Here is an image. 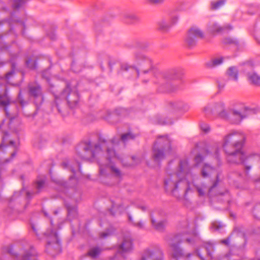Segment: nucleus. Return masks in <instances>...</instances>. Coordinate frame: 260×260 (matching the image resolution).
Segmentation results:
<instances>
[{"instance_id":"nucleus-54","label":"nucleus","mask_w":260,"mask_h":260,"mask_svg":"<svg viewBox=\"0 0 260 260\" xmlns=\"http://www.w3.org/2000/svg\"><path fill=\"white\" fill-rule=\"evenodd\" d=\"M9 49V46L6 44H0V49L2 50V51H4V50H7Z\"/></svg>"},{"instance_id":"nucleus-34","label":"nucleus","mask_w":260,"mask_h":260,"mask_svg":"<svg viewBox=\"0 0 260 260\" xmlns=\"http://www.w3.org/2000/svg\"><path fill=\"white\" fill-rule=\"evenodd\" d=\"M139 18L134 14H126L124 17V21L126 23L134 24L139 21Z\"/></svg>"},{"instance_id":"nucleus-33","label":"nucleus","mask_w":260,"mask_h":260,"mask_svg":"<svg viewBox=\"0 0 260 260\" xmlns=\"http://www.w3.org/2000/svg\"><path fill=\"white\" fill-rule=\"evenodd\" d=\"M182 107V103L179 101L170 102L168 104V109L171 111H175L181 109Z\"/></svg>"},{"instance_id":"nucleus-24","label":"nucleus","mask_w":260,"mask_h":260,"mask_svg":"<svg viewBox=\"0 0 260 260\" xmlns=\"http://www.w3.org/2000/svg\"><path fill=\"white\" fill-rule=\"evenodd\" d=\"M215 167L211 166L208 164H205L201 170V175L204 178H209L215 171Z\"/></svg>"},{"instance_id":"nucleus-26","label":"nucleus","mask_w":260,"mask_h":260,"mask_svg":"<svg viewBox=\"0 0 260 260\" xmlns=\"http://www.w3.org/2000/svg\"><path fill=\"white\" fill-rule=\"evenodd\" d=\"M206 155H212L215 157L217 162V166L218 167L221 165V161L219 158V149L217 145H215L211 148V150H206Z\"/></svg>"},{"instance_id":"nucleus-5","label":"nucleus","mask_w":260,"mask_h":260,"mask_svg":"<svg viewBox=\"0 0 260 260\" xmlns=\"http://www.w3.org/2000/svg\"><path fill=\"white\" fill-rule=\"evenodd\" d=\"M79 101V93L73 90L69 84L57 96H55V106L62 116L68 114V108L73 109L78 107Z\"/></svg>"},{"instance_id":"nucleus-45","label":"nucleus","mask_w":260,"mask_h":260,"mask_svg":"<svg viewBox=\"0 0 260 260\" xmlns=\"http://www.w3.org/2000/svg\"><path fill=\"white\" fill-rule=\"evenodd\" d=\"M253 213L256 218H258V216L260 215V203L256 204L254 207L253 210Z\"/></svg>"},{"instance_id":"nucleus-50","label":"nucleus","mask_w":260,"mask_h":260,"mask_svg":"<svg viewBox=\"0 0 260 260\" xmlns=\"http://www.w3.org/2000/svg\"><path fill=\"white\" fill-rule=\"evenodd\" d=\"M122 207V205L121 204H115V203H112V207L111 209V213L112 215H115V213L113 212L112 210H115L116 209H120Z\"/></svg>"},{"instance_id":"nucleus-55","label":"nucleus","mask_w":260,"mask_h":260,"mask_svg":"<svg viewBox=\"0 0 260 260\" xmlns=\"http://www.w3.org/2000/svg\"><path fill=\"white\" fill-rule=\"evenodd\" d=\"M47 35L50 38L51 40H55L56 39V35L54 32H51V33L47 32Z\"/></svg>"},{"instance_id":"nucleus-27","label":"nucleus","mask_w":260,"mask_h":260,"mask_svg":"<svg viewBox=\"0 0 260 260\" xmlns=\"http://www.w3.org/2000/svg\"><path fill=\"white\" fill-rule=\"evenodd\" d=\"M224 57L213 58L206 63V67L209 69L216 68L223 63Z\"/></svg>"},{"instance_id":"nucleus-30","label":"nucleus","mask_w":260,"mask_h":260,"mask_svg":"<svg viewBox=\"0 0 260 260\" xmlns=\"http://www.w3.org/2000/svg\"><path fill=\"white\" fill-rule=\"evenodd\" d=\"M11 63V71L8 72L5 76V79L7 81H9L10 79L13 78L16 72V64L14 61L13 58L12 57L10 60Z\"/></svg>"},{"instance_id":"nucleus-47","label":"nucleus","mask_w":260,"mask_h":260,"mask_svg":"<svg viewBox=\"0 0 260 260\" xmlns=\"http://www.w3.org/2000/svg\"><path fill=\"white\" fill-rule=\"evenodd\" d=\"M13 14H11V17H12ZM13 20V18H10V19H0V26H2L5 23L7 22L9 25L10 26L11 24V21Z\"/></svg>"},{"instance_id":"nucleus-12","label":"nucleus","mask_w":260,"mask_h":260,"mask_svg":"<svg viewBox=\"0 0 260 260\" xmlns=\"http://www.w3.org/2000/svg\"><path fill=\"white\" fill-rule=\"evenodd\" d=\"M27 88L29 96L33 99L37 107L41 105L44 98L41 85L37 82H31L28 84Z\"/></svg>"},{"instance_id":"nucleus-40","label":"nucleus","mask_w":260,"mask_h":260,"mask_svg":"<svg viewBox=\"0 0 260 260\" xmlns=\"http://www.w3.org/2000/svg\"><path fill=\"white\" fill-rule=\"evenodd\" d=\"M223 43L224 44H233L236 46H237L238 45L239 42L236 39L226 38L223 40Z\"/></svg>"},{"instance_id":"nucleus-23","label":"nucleus","mask_w":260,"mask_h":260,"mask_svg":"<svg viewBox=\"0 0 260 260\" xmlns=\"http://www.w3.org/2000/svg\"><path fill=\"white\" fill-rule=\"evenodd\" d=\"M246 76L249 82L254 86H260V76L255 72L246 73Z\"/></svg>"},{"instance_id":"nucleus-19","label":"nucleus","mask_w":260,"mask_h":260,"mask_svg":"<svg viewBox=\"0 0 260 260\" xmlns=\"http://www.w3.org/2000/svg\"><path fill=\"white\" fill-rule=\"evenodd\" d=\"M64 205L68 210V217L69 220L72 221L73 219L77 217L78 213L77 206L71 205L68 201V199H64Z\"/></svg>"},{"instance_id":"nucleus-62","label":"nucleus","mask_w":260,"mask_h":260,"mask_svg":"<svg viewBox=\"0 0 260 260\" xmlns=\"http://www.w3.org/2000/svg\"><path fill=\"white\" fill-rule=\"evenodd\" d=\"M142 211H145L147 209V207L145 206H140L139 207Z\"/></svg>"},{"instance_id":"nucleus-2","label":"nucleus","mask_w":260,"mask_h":260,"mask_svg":"<svg viewBox=\"0 0 260 260\" xmlns=\"http://www.w3.org/2000/svg\"><path fill=\"white\" fill-rule=\"evenodd\" d=\"M116 143L115 139L107 141L101 136L99 138L98 142L94 145L90 140L82 141L76 147V157L82 160H91L98 155L103 154L106 162L104 164L99 162L100 176H105L107 178L112 177L111 175L107 173V168L109 166L114 176L120 178L121 177L120 171L112 165L113 160L122 161L113 148Z\"/></svg>"},{"instance_id":"nucleus-38","label":"nucleus","mask_w":260,"mask_h":260,"mask_svg":"<svg viewBox=\"0 0 260 260\" xmlns=\"http://www.w3.org/2000/svg\"><path fill=\"white\" fill-rule=\"evenodd\" d=\"M25 64L27 68L31 70H35L37 68V61L31 58H28L26 60Z\"/></svg>"},{"instance_id":"nucleus-3","label":"nucleus","mask_w":260,"mask_h":260,"mask_svg":"<svg viewBox=\"0 0 260 260\" xmlns=\"http://www.w3.org/2000/svg\"><path fill=\"white\" fill-rule=\"evenodd\" d=\"M191 170L187 159L180 160L176 172L170 174L164 180L166 191L178 198L179 192L183 191V196L186 198L188 193L192 191L190 181L193 183L195 178Z\"/></svg>"},{"instance_id":"nucleus-17","label":"nucleus","mask_w":260,"mask_h":260,"mask_svg":"<svg viewBox=\"0 0 260 260\" xmlns=\"http://www.w3.org/2000/svg\"><path fill=\"white\" fill-rule=\"evenodd\" d=\"M61 165L63 168L69 169L73 174L70 177V181L75 180L76 182V179H75V177L76 170H78L80 173H81V164L77 160V158H76L75 164L74 166L70 164L68 161H63Z\"/></svg>"},{"instance_id":"nucleus-36","label":"nucleus","mask_w":260,"mask_h":260,"mask_svg":"<svg viewBox=\"0 0 260 260\" xmlns=\"http://www.w3.org/2000/svg\"><path fill=\"white\" fill-rule=\"evenodd\" d=\"M193 186L198 193L199 197H204L205 195V190L206 186L205 184L201 185L193 184Z\"/></svg>"},{"instance_id":"nucleus-32","label":"nucleus","mask_w":260,"mask_h":260,"mask_svg":"<svg viewBox=\"0 0 260 260\" xmlns=\"http://www.w3.org/2000/svg\"><path fill=\"white\" fill-rule=\"evenodd\" d=\"M137 136L138 135L129 132L121 135L120 140L123 143H125L130 140H134Z\"/></svg>"},{"instance_id":"nucleus-42","label":"nucleus","mask_w":260,"mask_h":260,"mask_svg":"<svg viewBox=\"0 0 260 260\" xmlns=\"http://www.w3.org/2000/svg\"><path fill=\"white\" fill-rule=\"evenodd\" d=\"M219 182V175H217L216 176V180L213 181L212 185L209 188L208 191H209V194H210L211 195H212V192L213 191L214 189L217 186V185H218Z\"/></svg>"},{"instance_id":"nucleus-1","label":"nucleus","mask_w":260,"mask_h":260,"mask_svg":"<svg viewBox=\"0 0 260 260\" xmlns=\"http://www.w3.org/2000/svg\"><path fill=\"white\" fill-rule=\"evenodd\" d=\"M134 60L135 62L139 66V69L130 66L127 63H123L120 64V69L118 73H126L128 75L136 78L140 76L154 74L155 77L160 80L158 82L161 84L159 89L160 92H170L176 90L177 86L174 85L172 81L182 79L183 72L181 69L173 68L164 72H157L154 70L152 60L140 52H137L134 54Z\"/></svg>"},{"instance_id":"nucleus-43","label":"nucleus","mask_w":260,"mask_h":260,"mask_svg":"<svg viewBox=\"0 0 260 260\" xmlns=\"http://www.w3.org/2000/svg\"><path fill=\"white\" fill-rule=\"evenodd\" d=\"M18 101L21 106L22 107L26 105L28 103L27 101L23 99L21 91H19L18 95Z\"/></svg>"},{"instance_id":"nucleus-41","label":"nucleus","mask_w":260,"mask_h":260,"mask_svg":"<svg viewBox=\"0 0 260 260\" xmlns=\"http://www.w3.org/2000/svg\"><path fill=\"white\" fill-rule=\"evenodd\" d=\"M114 232V230L113 229H108L105 232L100 233L99 236L101 238H106L111 235Z\"/></svg>"},{"instance_id":"nucleus-44","label":"nucleus","mask_w":260,"mask_h":260,"mask_svg":"<svg viewBox=\"0 0 260 260\" xmlns=\"http://www.w3.org/2000/svg\"><path fill=\"white\" fill-rule=\"evenodd\" d=\"M126 113V109L123 108H116L114 111V114L117 115H124Z\"/></svg>"},{"instance_id":"nucleus-60","label":"nucleus","mask_w":260,"mask_h":260,"mask_svg":"<svg viewBox=\"0 0 260 260\" xmlns=\"http://www.w3.org/2000/svg\"><path fill=\"white\" fill-rule=\"evenodd\" d=\"M115 63V61H109L108 62L109 67L110 68V71L112 70L113 66Z\"/></svg>"},{"instance_id":"nucleus-14","label":"nucleus","mask_w":260,"mask_h":260,"mask_svg":"<svg viewBox=\"0 0 260 260\" xmlns=\"http://www.w3.org/2000/svg\"><path fill=\"white\" fill-rule=\"evenodd\" d=\"M204 37L203 32L198 27L193 26L188 31L186 42L189 47L196 46L199 39H203Z\"/></svg>"},{"instance_id":"nucleus-11","label":"nucleus","mask_w":260,"mask_h":260,"mask_svg":"<svg viewBox=\"0 0 260 260\" xmlns=\"http://www.w3.org/2000/svg\"><path fill=\"white\" fill-rule=\"evenodd\" d=\"M239 228H236L234 229L233 233L229 236L226 239L221 240L220 243L227 246L229 248V252L228 254L220 258L219 260H230V257L234 254H239L242 253L246 245V241L244 240L243 245L242 246H237L236 245H231L230 241L232 235L235 233H238Z\"/></svg>"},{"instance_id":"nucleus-22","label":"nucleus","mask_w":260,"mask_h":260,"mask_svg":"<svg viewBox=\"0 0 260 260\" xmlns=\"http://www.w3.org/2000/svg\"><path fill=\"white\" fill-rule=\"evenodd\" d=\"M45 184V180L44 179H41L36 180L34 184L35 188L37 190L35 191H27L26 192V198L28 200H30L35 194H38L44 188Z\"/></svg>"},{"instance_id":"nucleus-56","label":"nucleus","mask_w":260,"mask_h":260,"mask_svg":"<svg viewBox=\"0 0 260 260\" xmlns=\"http://www.w3.org/2000/svg\"><path fill=\"white\" fill-rule=\"evenodd\" d=\"M56 183L60 184L62 187H66L67 186V182H62L60 180H54Z\"/></svg>"},{"instance_id":"nucleus-9","label":"nucleus","mask_w":260,"mask_h":260,"mask_svg":"<svg viewBox=\"0 0 260 260\" xmlns=\"http://www.w3.org/2000/svg\"><path fill=\"white\" fill-rule=\"evenodd\" d=\"M43 235L47 239L46 251L48 253L55 256L61 252V242L55 231L50 229Z\"/></svg>"},{"instance_id":"nucleus-51","label":"nucleus","mask_w":260,"mask_h":260,"mask_svg":"<svg viewBox=\"0 0 260 260\" xmlns=\"http://www.w3.org/2000/svg\"><path fill=\"white\" fill-rule=\"evenodd\" d=\"M31 228L32 230H33L34 233L36 234V236L38 238V239H41V237H40L38 233V230L37 228L36 227L35 225L34 224H31Z\"/></svg>"},{"instance_id":"nucleus-13","label":"nucleus","mask_w":260,"mask_h":260,"mask_svg":"<svg viewBox=\"0 0 260 260\" xmlns=\"http://www.w3.org/2000/svg\"><path fill=\"white\" fill-rule=\"evenodd\" d=\"M133 243L131 239L129 238H124L122 243L119 245L117 252L115 255L110 257L108 260H119L120 257L125 259L124 254L131 252L133 250Z\"/></svg>"},{"instance_id":"nucleus-31","label":"nucleus","mask_w":260,"mask_h":260,"mask_svg":"<svg viewBox=\"0 0 260 260\" xmlns=\"http://www.w3.org/2000/svg\"><path fill=\"white\" fill-rule=\"evenodd\" d=\"M201 247L204 248L206 249L207 254L211 257L212 253L214 249V246L213 243L211 242H203L201 246Z\"/></svg>"},{"instance_id":"nucleus-53","label":"nucleus","mask_w":260,"mask_h":260,"mask_svg":"<svg viewBox=\"0 0 260 260\" xmlns=\"http://www.w3.org/2000/svg\"><path fill=\"white\" fill-rule=\"evenodd\" d=\"M193 253H196L197 255L201 258L202 260H205V258L201 255L200 249L199 248H197L194 251Z\"/></svg>"},{"instance_id":"nucleus-16","label":"nucleus","mask_w":260,"mask_h":260,"mask_svg":"<svg viewBox=\"0 0 260 260\" xmlns=\"http://www.w3.org/2000/svg\"><path fill=\"white\" fill-rule=\"evenodd\" d=\"M232 29L231 25L226 24L221 26L216 22L210 23L207 27L208 31L211 34L223 33Z\"/></svg>"},{"instance_id":"nucleus-48","label":"nucleus","mask_w":260,"mask_h":260,"mask_svg":"<svg viewBox=\"0 0 260 260\" xmlns=\"http://www.w3.org/2000/svg\"><path fill=\"white\" fill-rule=\"evenodd\" d=\"M201 129L205 133H208L210 131V126L206 123H203L201 125Z\"/></svg>"},{"instance_id":"nucleus-61","label":"nucleus","mask_w":260,"mask_h":260,"mask_svg":"<svg viewBox=\"0 0 260 260\" xmlns=\"http://www.w3.org/2000/svg\"><path fill=\"white\" fill-rule=\"evenodd\" d=\"M69 198L71 199V201H74V202L76 203L78 201V199L77 198H74L73 196L69 197Z\"/></svg>"},{"instance_id":"nucleus-28","label":"nucleus","mask_w":260,"mask_h":260,"mask_svg":"<svg viewBox=\"0 0 260 260\" xmlns=\"http://www.w3.org/2000/svg\"><path fill=\"white\" fill-rule=\"evenodd\" d=\"M238 69L235 66L230 67L226 71V74L229 77L235 81L238 80Z\"/></svg>"},{"instance_id":"nucleus-25","label":"nucleus","mask_w":260,"mask_h":260,"mask_svg":"<svg viewBox=\"0 0 260 260\" xmlns=\"http://www.w3.org/2000/svg\"><path fill=\"white\" fill-rule=\"evenodd\" d=\"M150 219L151 224L155 230L159 232H162L164 231L167 222L166 220L156 222L152 214H150Z\"/></svg>"},{"instance_id":"nucleus-37","label":"nucleus","mask_w":260,"mask_h":260,"mask_svg":"<svg viewBox=\"0 0 260 260\" xmlns=\"http://www.w3.org/2000/svg\"><path fill=\"white\" fill-rule=\"evenodd\" d=\"M12 5L14 9H19L22 7L28 0H11Z\"/></svg>"},{"instance_id":"nucleus-20","label":"nucleus","mask_w":260,"mask_h":260,"mask_svg":"<svg viewBox=\"0 0 260 260\" xmlns=\"http://www.w3.org/2000/svg\"><path fill=\"white\" fill-rule=\"evenodd\" d=\"M103 251V248L99 246H92L89 248L84 256H87L92 259H95L99 257Z\"/></svg>"},{"instance_id":"nucleus-7","label":"nucleus","mask_w":260,"mask_h":260,"mask_svg":"<svg viewBox=\"0 0 260 260\" xmlns=\"http://www.w3.org/2000/svg\"><path fill=\"white\" fill-rule=\"evenodd\" d=\"M199 237L197 235L192 238L187 237L185 235L178 234L174 236L171 239L170 246L172 250V257L174 260H180L183 258H189L193 253H188L185 254L184 250L179 245L183 242H186L189 244H193L196 242Z\"/></svg>"},{"instance_id":"nucleus-10","label":"nucleus","mask_w":260,"mask_h":260,"mask_svg":"<svg viewBox=\"0 0 260 260\" xmlns=\"http://www.w3.org/2000/svg\"><path fill=\"white\" fill-rule=\"evenodd\" d=\"M3 251L18 260H38V253L33 246H29L28 248L23 250V253L20 255L17 253L14 252L13 246L9 245L3 248Z\"/></svg>"},{"instance_id":"nucleus-6","label":"nucleus","mask_w":260,"mask_h":260,"mask_svg":"<svg viewBox=\"0 0 260 260\" xmlns=\"http://www.w3.org/2000/svg\"><path fill=\"white\" fill-rule=\"evenodd\" d=\"M215 110L220 118L235 124H240L243 119L256 113L255 109L247 107L240 110L231 109L227 112L224 110V105L221 102L216 104Z\"/></svg>"},{"instance_id":"nucleus-39","label":"nucleus","mask_w":260,"mask_h":260,"mask_svg":"<svg viewBox=\"0 0 260 260\" xmlns=\"http://www.w3.org/2000/svg\"><path fill=\"white\" fill-rule=\"evenodd\" d=\"M151 122L155 124L165 125L167 122L159 116H157L151 120Z\"/></svg>"},{"instance_id":"nucleus-15","label":"nucleus","mask_w":260,"mask_h":260,"mask_svg":"<svg viewBox=\"0 0 260 260\" xmlns=\"http://www.w3.org/2000/svg\"><path fill=\"white\" fill-rule=\"evenodd\" d=\"M140 260H163V253L159 248L146 249Z\"/></svg>"},{"instance_id":"nucleus-58","label":"nucleus","mask_w":260,"mask_h":260,"mask_svg":"<svg viewBox=\"0 0 260 260\" xmlns=\"http://www.w3.org/2000/svg\"><path fill=\"white\" fill-rule=\"evenodd\" d=\"M47 71H45V72H43V73H42V77H43V78L46 79V80L47 81V82L48 83H49L50 78H49V77L48 76H47L46 75L47 74Z\"/></svg>"},{"instance_id":"nucleus-21","label":"nucleus","mask_w":260,"mask_h":260,"mask_svg":"<svg viewBox=\"0 0 260 260\" xmlns=\"http://www.w3.org/2000/svg\"><path fill=\"white\" fill-rule=\"evenodd\" d=\"M11 102V99L8 94L7 89H6L3 93H0V107L4 108L5 114L8 117H10L7 107Z\"/></svg>"},{"instance_id":"nucleus-52","label":"nucleus","mask_w":260,"mask_h":260,"mask_svg":"<svg viewBox=\"0 0 260 260\" xmlns=\"http://www.w3.org/2000/svg\"><path fill=\"white\" fill-rule=\"evenodd\" d=\"M132 159L135 162V164H138L141 163L142 161V159L135 156H132Z\"/></svg>"},{"instance_id":"nucleus-18","label":"nucleus","mask_w":260,"mask_h":260,"mask_svg":"<svg viewBox=\"0 0 260 260\" xmlns=\"http://www.w3.org/2000/svg\"><path fill=\"white\" fill-rule=\"evenodd\" d=\"M178 20L177 15H172L169 20H162L159 23V28L164 31H167L173 25L175 24Z\"/></svg>"},{"instance_id":"nucleus-59","label":"nucleus","mask_w":260,"mask_h":260,"mask_svg":"<svg viewBox=\"0 0 260 260\" xmlns=\"http://www.w3.org/2000/svg\"><path fill=\"white\" fill-rule=\"evenodd\" d=\"M234 176L237 177H240V176H241V174L239 173H234L233 175H230V176H229L230 178H234ZM233 180L234 181H235L234 179H233Z\"/></svg>"},{"instance_id":"nucleus-64","label":"nucleus","mask_w":260,"mask_h":260,"mask_svg":"<svg viewBox=\"0 0 260 260\" xmlns=\"http://www.w3.org/2000/svg\"><path fill=\"white\" fill-rule=\"evenodd\" d=\"M224 86V84H218V87H219V89H223Z\"/></svg>"},{"instance_id":"nucleus-46","label":"nucleus","mask_w":260,"mask_h":260,"mask_svg":"<svg viewBox=\"0 0 260 260\" xmlns=\"http://www.w3.org/2000/svg\"><path fill=\"white\" fill-rule=\"evenodd\" d=\"M166 0H146L150 4L155 5H160L163 4Z\"/></svg>"},{"instance_id":"nucleus-35","label":"nucleus","mask_w":260,"mask_h":260,"mask_svg":"<svg viewBox=\"0 0 260 260\" xmlns=\"http://www.w3.org/2000/svg\"><path fill=\"white\" fill-rule=\"evenodd\" d=\"M128 220L132 223L133 226L135 227L138 228L139 229H144L145 228V222L142 220L136 222L134 221L132 217L129 215H128Z\"/></svg>"},{"instance_id":"nucleus-4","label":"nucleus","mask_w":260,"mask_h":260,"mask_svg":"<svg viewBox=\"0 0 260 260\" xmlns=\"http://www.w3.org/2000/svg\"><path fill=\"white\" fill-rule=\"evenodd\" d=\"M245 140L244 134L232 131L224 137L222 147L227 162L232 164H243L245 166V173L248 175L254 155L247 156L244 153L242 148Z\"/></svg>"},{"instance_id":"nucleus-57","label":"nucleus","mask_w":260,"mask_h":260,"mask_svg":"<svg viewBox=\"0 0 260 260\" xmlns=\"http://www.w3.org/2000/svg\"><path fill=\"white\" fill-rule=\"evenodd\" d=\"M212 226L214 229H215L217 230H219L220 228L222 227L221 225L217 223H213Z\"/></svg>"},{"instance_id":"nucleus-29","label":"nucleus","mask_w":260,"mask_h":260,"mask_svg":"<svg viewBox=\"0 0 260 260\" xmlns=\"http://www.w3.org/2000/svg\"><path fill=\"white\" fill-rule=\"evenodd\" d=\"M227 0L213 1L210 2V9L213 11L217 10L223 7Z\"/></svg>"},{"instance_id":"nucleus-8","label":"nucleus","mask_w":260,"mask_h":260,"mask_svg":"<svg viewBox=\"0 0 260 260\" xmlns=\"http://www.w3.org/2000/svg\"><path fill=\"white\" fill-rule=\"evenodd\" d=\"M171 141L167 137L160 136L154 144L152 157L154 161L159 166L160 161L171 154Z\"/></svg>"},{"instance_id":"nucleus-49","label":"nucleus","mask_w":260,"mask_h":260,"mask_svg":"<svg viewBox=\"0 0 260 260\" xmlns=\"http://www.w3.org/2000/svg\"><path fill=\"white\" fill-rule=\"evenodd\" d=\"M203 160H204V157L200 154L197 155L194 158V160H195L197 165L201 162Z\"/></svg>"},{"instance_id":"nucleus-63","label":"nucleus","mask_w":260,"mask_h":260,"mask_svg":"<svg viewBox=\"0 0 260 260\" xmlns=\"http://www.w3.org/2000/svg\"><path fill=\"white\" fill-rule=\"evenodd\" d=\"M16 21L18 22H20L21 23V25L24 27V28H25L24 23L22 21L19 20H16Z\"/></svg>"}]
</instances>
